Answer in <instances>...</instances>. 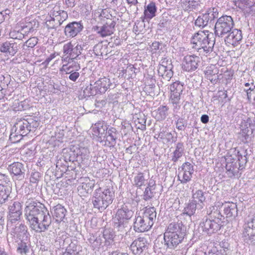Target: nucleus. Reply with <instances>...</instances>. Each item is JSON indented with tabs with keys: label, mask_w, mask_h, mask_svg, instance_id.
<instances>
[{
	"label": "nucleus",
	"mask_w": 255,
	"mask_h": 255,
	"mask_svg": "<svg viewBox=\"0 0 255 255\" xmlns=\"http://www.w3.org/2000/svg\"><path fill=\"white\" fill-rule=\"evenodd\" d=\"M24 217L31 229L37 233L47 231L52 223V218L45 206L28 200L25 203Z\"/></svg>",
	"instance_id": "nucleus-1"
},
{
	"label": "nucleus",
	"mask_w": 255,
	"mask_h": 255,
	"mask_svg": "<svg viewBox=\"0 0 255 255\" xmlns=\"http://www.w3.org/2000/svg\"><path fill=\"white\" fill-rule=\"evenodd\" d=\"M191 43L194 45L193 48L200 53L205 54L213 51L215 37L212 32L208 30L199 31L193 36Z\"/></svg>",
	"instance_id": "nucleus-2"
},
{
	"label": "nucleus",
	"mask_w": 255,
	"mask_h": 255,
	"mask_svg": "<svg viewBox=\"0 0 255 255\" xmlns=\"http://www.w3.org/2000/svg\"><path fill=\"white\" fill-rule=\"evenodd\" d=\"M115 194L112 188L102 189L99 188L95 191L92 201L95 208L103 211L112 203Z\"/></svg>",
	"instance_id": "nucleus-3"
},
{
	"label": "nucleus",
	"mask_w": 255,
	"mask_h": 255,
	"mask_svg": "<svg viewBox=\"0 0 255 255\" xmlns=\"http://www.w3.org/2000/svg\"><path fill=\"white\" fill-rule=\"evenodd\" d=\"M156 217L154 207L146 208L141 215L135 217L133 229L137 232H144L149 230L152 226Z\"/></svg>",
	"instance_id": "nucleus-4"
},
{
	"label": "nucleus",
	"mask_w": 255,
	"mask_h": 255,
	"mask_svg": "<svg viewBox=\"0 0 255 255\" xmlns=\"http://www.w3.org/2000/svg\"><path fill=\"white\" fill-rule=\"evenodd\" d=\"M51 19L47 20L46 24L48 28H56L68 18L66 11L60 9V6L56 5L50 12Z\"/></svg>",
	"instance_id": "nucleus-5"
},
{
	"label": "nucleus",
	"mask_w": 255,
	"mask_h": 255,
	"mask_svg": "<svg viewBox=\"0 0 255 255\" xmlns=\"http://www.w3.org/2000/svg\"><path fill=\"white\" fill-rule=\"evenodd\" d=\"M234 26V22L231 16L223 15L218 19L215 25V33L216 36L223 37L231 32Z\"/></svg>",
	"instance_id": "nucleus-6"
},
{
	"label": "nucleus",
	"mask_w": 255,
	"mask_h": 255,
	"mask_svg": "<svg viewBox=\"0 0 255 255\" xmlns=\"http://www.w3.org/2000/svg\"><path fill=\"white\" fill-rule=\"evenodd\" d=\"M112 85L109 78L104 77L100 78L94 84H90L84 91L88 96L95 95L97 93H105Z\"/></svg>",
	"instance_id": "nucleus-7"
},
{
	"label": "nucleus",
	"mask_w": 255,
	"mask_h": 255,
	"mask_svg": "<svg viewBox=\"0 0 255 255\" xmlns=\"http://www.w3.org/2000/svg\"><path fill=\"white\" fill-rule=\"evenodd\" d=\"M7 227H11L13 223L19 221L22 214L21 205L19 202L11 201L8 207Z\"/></svg>",
	"instance_id": "nucleus-8"
},
{
	"label": "nucleus",
	"mask_w": 255,
	"mask_h": 255,
	"mask_svg": "<svg viewBox=\"0 0 255 255\" xmlns=\"http://www.w3.org/2000/svg\"><path fill=\"white\" fill-rule=\"evenodd\" d=\"M194 172L193 166L189 162L184 163L181 167V170L179 171L178 177L182 184H186L190 181Z\"/></svg>",
	"instance_id": "nucleus-9"
},
{
	"label": "nucleus",
	"mask_w": 255,
	"mask_h": 255,
	"mask_svg": "<svg viewBox=\"0 0 255 255\" xmlns=\"http://www.w3.org/2000/svg\"><path fill=\"white\" fill-rule=\"evenodd\" d=\"M148 245L149 244L145 238L140 237L132 243L130 248L133 254L140 255L146 252Z\"/></svg>",
	"instance_id": "nucleus-10"
},
{
	"label": "nucleus",
	"mask_w": 255,
	"mask_h": 255,
	"mask_svg": "<svg viewBox=\"0 0 255 255\" xmlns=\"http://www.w3.org/2000/svg\"><path fill=\"white\" fill-rule=\"evenodd\" d=\"M83 28L81 21H73L68 23L65 27L64 33L68 38H73L80 33Z\"/></svg>",
	"instance_id": "nucleus-11"
},
{
	"label": "nucleus",
	"mask_w": 255,
	"mask_h": 255,
	"mask_svg": "<svg viewBox=\"0 0 255 255\" xmlns=\"http://www.w3.org/2000/svg\"><path fill=\"white\" fill-rule=\"evenodd\" d=\"M200 62V58L194 55H186L184 58L182 63V68L186 71H192L195 70L198 66Z\"/></svg>",
	"instance_id": "nucleus-12"
},
{
	"label": "nucleus",
	"mask_w": 255,
	"mask_h": 255,
	"mask_svg": "<svg viewBox=\"0 0 255 255\" xmlns=\"http://www.w3.org/2000/svg\"><path fill=\"white\" fill-rule=\"evenodd\" d=\"M184 237H181L179 235H173L167 232H165L164 234V245L171 249L176 248L181 243Z\"/></svg>",
	"instance_id": "nucleus-13"
},
{
	"label": "nucleus",
	"mask_w": 255,
	"mask_h": 255,
	"mask_svg": "<svg viewBox=\"0 0 255 255\" xmlns=\"http://www.w3.org/2000/svg\"><path fill=\"white\" fill-rule=\"evenodd\" d=\"M200 226L203 231L208 234H211L220 229V226L218 224V222H214L213 219H209L206 217L202 219Z\"/></svg>",
	"instance_id": "nucleus-14"
},
{
	"label": "nucleus",
	"mask_w": 255,
	"mask_h": 255,
	"mask_svg": "<svg viewBox=\"0 0 255 255\" xmlns=\"http://www.w3.org/2000/svg\"><path fill=\"white\" fill-rule=\"evenodd\" d=\"M239 7L246 17L255 14V0H240Z\"/></svg>",
	"instance_id": "nucleus-15"
},
{
	"label": "nucleus",
	"mask_w": 255,
	"mask_h": 255,
	"mask_svg": "<svg viewBox=\"0 0 255 255\" xmlns=\"http://www.w3.org/2000/svg\"><path fill=\"white\" fill-rule=\"evenodd\" d=\"M11 235L14 238L19 240H28L29 239V234L27 231V228L23 224H20L16 225L12 229Z\"/></svg>",
	"instance_id": "nucleus-16"
},
{
	"label": "nucleus",
	"mask_w": 255,
	"mask_h": 255,
	"mask_svg": "<svg viewBox=\"0 0 255 255\" xmlns=\"http://www.w3.org/2000/svg\"><path fill=\"white\" fill-rule=\"evenodd\" d=\"M186 231V227L182 224L181 221L172 222L168 225L165 232L176 235L184 237Z\"/></svg>",
	"instance_id": "nucleus-17"
},
{
	"label": "nucleus",
	"mask_w": 255,
	"mask_h": 255,
	"mask_svg": "<svg viewBox=\"0 0 255 255\" xmlns=\"http://www.w3.org/2000/svg\"><path fill=\"white\" fill-rule=\"evenodd\" d=\"M115 24L116 22L114 21H111L106 22L102 26H97L95 30L101 36L106 37L114 33Z\"/></svg>",
	"instance_id": "nucleus-18"
},
{
	"label": "nucleus",
	"mask_w": 255,
	"mask_h": 255,
	"mask_svg": "<svg viewBox=\"0 0 255 255\" xmlns=\"http://www.w3.org/2000/svg\"><path fill=\"white\" fill-rule=\"evenodd\" d=\"M243 38L242 32L240 30L234 29L230 32L225 38V41L227 43L236 46L241 41Z\"/></svg>",
	"instance_id": "nucleus-19"
},
{
	"label": "nucleus",
	"mask_w": 255,
	"mask_h": 255,
	"mask_svg": "<svg viewBox=\"0 0 255 255\" xmlns=\"http://www.w3.org/2000/svg\"><path fill=\"white\" fill-rule=\"evenodd\" d=\"M8 169L19 180L23 179L24 177L25 170L23 165L20 162L13 163L8 166Z\"/></svg>",
	"instance_id": "nucleus-20"
},
{
	"label": "nucleus",
	"mask_w": 255,
	"mask_h": 255,
	"mask_svg": "<svg viewBox=\"0 0 255 255\" xmlns=\"http://www.w3.org/2000/svg\"><path fill=\"white\" fill-rule=\"evenodd\" d=\"M28 128L26 119H20L17 120L13 128H12V131L15 130L18 134L25 136L30 132V129H28Z\"/></svg>",
	"instance_id": "nucleus-21"
},
{
	"label": "nucleus",
	"mask_w": 255,
	"mask_h": 255,
	"mask_svg": "<svg viewBox=\"0 0 255 255\" xmlns=\"http://www.w3.org/2000/svg\"><path fill=\"white\" fill-rule=\"evenodd\" d=\"M133 215V211L126 205L119 209L117 212L115 220L127 221L129 220Z\"/></svg>",
	"instance_id": "nucleus-22"
},
{
	"label": "nucleus",
	"mask_w": 255,
	"mask_h": 255,
	"mask_svg": "<svg viewBox=\"0 0 255 255\" xmlns=\"http://www.w3.org/2000/svg\"><path fill=\"white\" fill-rule=\"evenodd\" d=\"M219 69L215 65L208 66L204 71L205 77L213 84H216L219 79Z\"/></svg>",
	"instance_id": "nucleus-23"
},
{
	"label": "nucleus",
	"mask_w": 255,
	"mask_h": 255,
	"mask_svg": "<svg viewBox=\"0 0 255 255\" xmlns=\"http://www.w3.org/2000/svg\"><path fill=\"white\" fill-rule=\"evenodd\" d=\"M75 67L76 69L74 70L72 65L67 66V64H63L61 69V71L65 72L66 74H69V79L73 82H75L80 76L79 73L77 71L80 69V65H75Z\"/></svg>",
	"instance_id": "nucleus-24"
},
{
	"label": "nucleus",
	"mask_w": 255,
	"mask_h": 255,
	"mask_svg": "<svg viewBox=\"0 0 255 255\" xmlns=\"http://www.w3.org/2000/svg\"><path fill=\"white\" fill-rule=\"evenodd\" d=\"M117 130L115 128H111L105 131V134L103 137L105 139V145L111 147L114 146L116 144L117 139Z\"/></svg>",
	"instance_id": "nucleus-25"
},
{
	"label": "nucleus",
	"mask_w": 255,
	"mask_h": 255,
	"mask_svg": "<svg viewBox=\"0 0 255 255\" xmlns=\"http://www.w3.org/2000/svg\"><path fill=\"white\" fill-rule=\"evenodd\" d=\"M157 11V7L155 2L151 1L147 5L144 6V9L143 12V21L145 20L148 21L155 16L156 12Z\"/></svg>",
	"instance_id": "nucleus-26"
},
{
	"label": "nucleus",
	"mask_w": 255,
	"mask_h": 255,
	"mask_svg": "<svg viewBox=\"0 0 255 255\" xmlns=\"http://www.w3.org/2000/svg\"><path fill=\"white\" fill-rule=\"evenodd\" d=\"M92 129L94 134L101 139L108 130V127L104 121H99L92 126Z\"/></svg>",
	"instance_id": "nucleus-27"
},
{
	"label": "nucleus",
	"mask_w": 255,
	"mask_h": 255,
	"mask_svg": "<svg viewBox=\"0 0 255 255\" xmlns=\"http://www.w3.org/2000/svg\"><path fill=\"white\" fill-rule=\"evenodd\" d=\"M0 50L2 52H8L10 55H14L18 50V46L14 42L6 41L1 45Z\"/></svg>",
	"instance_id": "nucleus-28"
},
{
	"label": "nucleus",
	"mask_w": 255,
	"mask_h": 255,
	"mask_svg": "<svg viewBox=\"0 0 255 255\" xmlns=\"http://www.w3.org/2000/svg\"><path fill=\"white\" fill-rule=\"evenodd\" d=\"M181 6L184 11L190 12L199 9L200 5L195 0H181Z\"/></svg>",
	"instance_id": "nucleus-29"
},
{
	"label": "nucleus",
	"mask_w": 255,
	"mask_h": 255,
	"mask_svg": "<svg viewBox=\"0 0 255 255\" xmlns=\"http://www.w3.org/2000/svg\"><path fill=\"white\" fill-rule=\"evenodd\" d=\"M224 211L227 217H236L237 216V206L234 203H226L223 205Z\"/></svg>",
	"instance_id": "nucleus-30"
},
{
	"label": "nucleus",
	"mask_w": 255,
	"mask_h": 255,
	"mask_svg": "<svg viewBox=\"0 0 255 255\" xmlns=\"http://www.w3.org/2000/svg\"><path fill=\"white\" fill-rule=\"evenodd\" d=\"M66 213V210L60 204L53 207V214L57 221H61L65 217Z\"/></svg>",
	"instance_id": "nucleus-31"
},
{
	"label": "nucleus",
	"mask_w": 255,
	"mask_h": 255,
	"mask_svg": "<svg viewBox=\"0 0 255 255\" xmlns=\"http://www.w3.org/2000/svg\"><path fill=\"white\" fill-rule=\"evenodd\" d=\"M20 242L18 244L17 252L21 255H26L29 251L30 244L29 239L28 240H19Z\"/></svg>",
	"instance_id": "nucleus-32"
},
{
	"label": "nucleus",
	"mask_w": 255,
	"mask_h": 255,
	"mask_svg": "<svg viewBox=\"0 0 255 255\" xmlns=\"http://www.w3.org/2000/svg\"><path fill=\"white\" fill-rule=\"evenodd\" d=\"M184 153L183 143L178 142L177 143L175 150L172 153L171 160L173 162H176L178 159L181 157Z\"/></svg>",
	"instance_id": "nucleus-33"
},
{
	"label": "nucleus",
	"mask_w": 255,
	"mask_h": 255,
	"mask_svg": "<svg viewBox=\"0 0 255 255\" xmlns=\"http://www.w3.org/2000/svg\"><path fill=\"white\" fill-rule=\"evenodd\" d=\"M242 127L243 128L241 129V131L240 132L241 140L244 143L248 142L254 136L253 135V132L247 127H245L244 128L243 126H242Z\"/></svg>",
	"instance_id": "nucleus-34"
},
{
	"label": "nucleus",
	"mask_w": 255,
	"mask_h": 255,
	"mask_svg": "<svg viewBox=\"0 0 255 255\" xmlns=\"http://www.w3.org/2000/svg\"><path fill=\"white\" fill-rule=\"evenodd\" d=\"M211 22L209 15L206 12L198 17L195 21V25L199 27H204Z\"/></svg>",
	"instance_id": "nucleus-35"
},
{
	"label": "nucleus",
	"mask_w": 255,
	"mask_h": 255,
	"mask_svg": "<svg viewBox=\"0 0 255 255\" xmlns=\"http://www.w3.org/2000/svg\"><path fill=\"white\" fill-rule=\"evenodd\" d=\"M158 73L165 81H169L173 75L172 70L166 69L163 67H158Z\"/></svg>",
	"instance_id": "nucleus-36"
},
{
	"label": "nucleus",
	"mask_w": 255,
	"mask_h": 255,
	"mask_svg": "<svg viewBox=\"0 0 255 255\" xmlns=\"http://www.w3.org/2000/svg\"><path fill=\"white\" fill-rule=\"evenodd\" d=\"M196 200H192L190 201V202L184 208L183 214H186L191 217L195 213V211L196 210Z\"/></svg>",
	"instance_id": "nucleus-37"
},
{
	"label": "nucleus",
	"mask_w": 255,
	"mask_h": 255,
	"mask_svg": "<svg viewBox=\"0 0 255 255\" xmlns=\"http://www.w3.org/2000/svg\"><path fill=\"white\" fill-rule=\"evenodd\" d=\"M243 236L247 242H250L255 245V229H245Z\"/></svg>",
	"instance_id": "nucleus-38"
},
{
	"label": "nucleus",
	"mask_w": 255,
	"mask_h": 255,
	"mask_svg": "<svg viewBox=\"0 0 255 255\" xmlns=\"http://www.w3.org/2000/svg\"><path fill=\"white\" fill-rule=\"evenodd\" d=\"M10 190L8 186L0 184V204L5 202L9 195Z\"/></svg>",
	"instance_id": "nucleus-39"
},
{
	"label": "nucleus",
	"mask_w": 255,
	"mask_h": 255,
	"mask_svg": "<svg viewBox=\"0 0 255 255\" xmlns=\"http://www.w3.org/2000/svg\"><path fill=\"white\" fill-rule=\"evenodd\" d=\"M238 158L239 165V169H242L244 168L245 165L247 162V153L246 150H242L238 152Z\"/></svg>",
	"instance_id": "nucleus-40"
},
{
	"label": "nucleus",
	"mask_w": 255,
	"mask_h": 255,
	"mask_svg": "<svg viewBox=\"0 0 255 255\" xmlns=\"http://www.w3.org/2000/svg\"><path fill=\"white\" fill-rule=\"evenodd\" d=\"M38 25V22L35 19H33L27 22L26 25L21 28V31L25 33L30 32L36 29Z\"/></svg>",
	"instance_id": "nucleus-41"
},
{
	"label": "nucleus",
	"mask_w": 255,
	"mask_h": 255,
	"mask_svg": "<svg viewBox=\"0 0 255 255\" xmlns=\"http://www.w3.org/2000/svg\"><path fill=\"white\" fill-rule=\"evenodd\" d=\"M181 94L176 93H170V101L174 106V112L180 108L179 105Z\"/></svg>",
	"instance_id": "nucleus-42"
},
{
	"label": "nucleus",
	"mask_w": 255,
	"mask_h": 255,
	"mask_svg": "<svg viewBox=\"0 0 255 255\" xmlns=\"http://www.w3.org/2000/svg\"><path fill=\"white\" fill-rule=\"evenodd\" d=\"M107 46L102 44H98L93 48L95 54L97 56L107 55L108 54Z\"/></svg>",
	"instance_id": "nucleus-43"
},
{
	"label": "nucleus",
	"mask_w": 255,
	"mask_h": 255,
	"mask_svg": "<svg viewBox=\"0 0 255 255\" xmlns=\"http://www.w3.org/2000/svg\"><path fill=\"white\" fill-rule=\"evenodd\" d=\"M94 184V181L86 179L85 182L82 183L81 185L79 186L78 189L79 191L81 189L84 190L87 193L93 188Z\"/></svg>",
	"instance_id": "nucleus-44"
},
{
	"label": "nucleus",
	"mask_w": 255,
	"mask_h": 255,
	"mask_svg": "<svg viewBox=\"0 0 255 255\" xmlns=\"http://www.w3.org/2000/svg\"><path fill=\"white\" fill-rule=\"evenodd\" d=\"M128 222L125 221H121L120 220H115L114 228L118 231L124 233L126 232L125 229L127 227Z\"/></svg>",
	"instance_id": "nucleus-45"
},
{
	"label": "nucleus",
	"mask_w": 255,
	"mask_h": 255,
	"mask_svg": "<svg viewBox=\"0 0 255 255\" xmlns=\"http://www.w3.org/2000/svg\"><path fill=\"white\" fill-rule=\"evenodd\" d=\"M10 82V75H6V76H4L0 74V90H5L8 87Z\"/></svg>",
	"instance_id": "nucleus-46"
},
{
	"label": "nucleus",
	"mask_w": 255,
	"mask_h": 255,
	"mask_svg": "<svg viewBox=\"0 0 255 255\" xmlns=\"http://www.w3.org/2000/svg\"><path fill=\"white\" fill-rule=\"evenodd\" d=\"M168 110V108L166 106H160L157 109V115L156 116L158 120L165 119L167 116Z\"/></svg>",
	"instance_id": "nucleus-47"
},
{
	"label": "nucleus",
	"mask_w": 255,
	"mask_h": 255,
	"mask_svg": "<svg viewBox=\"0 0 255 255\" xmlns=\"http://www.w3.org/2000/svg\"><path fill=\"white\" fill-rule=\"evenodd\" d=\"M171 93L182 94L183 90V85L180 82H174L170 87Z\"/></svg>",
	"instance_id": "nucleus-48"
},
{
	"label": "nucleus",
	"mask_w": 255,
	"mask_h": 255,
	"mask_svg": "<svg viewBox=\"0 0 255 255\" xmlns=\"http://www.w3.org/2000/svg\"><path fill=\"white\" fill-rule=\"evenodd\" d=\"M146 180L144 178L143 173H139L134 178V184L137 187H141L145 185Z\"/></svg>",
	"instance_id": "nucleus-49"
},
{
	"label": "nucleus",
	"mask_w": 255,
	"mask_h": 255,
	"mask_svg": "<svg viewBox=\"0 0 255 255\" xmlns=\"http://www.w3.org/2000/svg\"><path fill=\"white\" fill-rule=\"evenodd\" d=\"M192 192H193V190ZM192 198L193 200H196L197 202H199L200 203H203L206 199L204 192L201 190H198L195 193L193 192Z\"/></svg>",
	"instance_id": "nucleus-50"
},
{
	"label": "nucleus",
	"mask_w": 255,
	"mask_h": 255,
	"mask_svg": "<svg viewBox=\"0 0 255 255\" xmlns=\"http://www.w3.org/2000/svg\"><path fill=\"white\" fill-rule=\"evenodd\" d=\"M158 137L163 140L164 142L168 143L169 142L175 141L174 137L171 132H162L159 133Z\"/></svg>",
	"instance_id": "nucleus-51"
},
{
	"label": "nucleus",
	"mask_w": 255,
	"mask_h": 255,
	"mask_svg": "<svg viewBox=\"0 0 255 255\" xmlns=\"http://www.w3.org/2000/svg\"><path fill=\"white\" fill-rule=\"evenodd\" d=\"M77 154L78 156H81L82 160L88 159L90 152L87 147L80 146Z\"/></svg>",
	"instance_id": "nucleus-52"
},
{
	"label": "nucleus",
	"mask_w": 255,
	"mask_h": 255,
	"mask_svg": "<svg viewBox=\"0 0 255 255\" xmlns=\"http://www.w3.org/2000/svg\"><path fill=\"white\" fill-rule=\"evenodd\" d=\"M84 44H77L75 47L73 46L71 57L74 60L77 59V58L81 54V51L84 48Z\"/></svg>",
	"instance_id": "nucleus-53"
},
{
	"label": "nucleus",
	"mask_w": 255,
	"mask_h": 255,
	"mask_svg": "<svg viewBox=\"0 0 255 255\" xmlns=\"http://www.w3.org/2000/svg\"><path fill=\"white\" fill-rule=\"evenodd\" d=\"M38 42V39L35 37L30 38L23 45V49H26V48H33Z\"/></svg>",
	"instance_id": "nucleus-54"
},
{
	"label": "nucleus",
	"mask_w": 255,
	"mask_h": 255,
	"mask_svg": "<svg viewBox=\"0 0 255 255\" xmlns=\"http://www.w3.org/2000/svg\"><path fill=\"white\" fill-rule=\"evenodd\" d=\"M73 48V45L71 42H69L65 44L63 47V52L64 56H69L71 57L72 54V51Z\"/></svg>",
	"instance_id": "nucleus-55"
},
{
	"label": "nucleus",
	"mask_w": 255,
	"mask_h": 255,
	"mask_svg": "<svg viewBox=\"0 0 255 255\" xmlns=\"http://www.w3.org/2000/svg\"><path fill=\"white\" fill-rule=\"evenodd\" d=\"M26 120L30 131L37 128L39 125V122L32 118H29Z\"/></svg>",
	"instance_id": "nucleus-56"
},
{
	"label": "nucleus",
	"mask_w": 255,
	"mask_h": 255,
	"mask_svg": "<svg viewBox=\"0 0 255 255\" xmlns=\"http://www.w3.org/2000/svg\"><path fill=\"white\" fill-rule=\"evenodd\" d=\"M245 127L253 132V131L255 130V117L249 118L245 123Z\"/></svg>",
	"instance_id": "nucleus-57"
},
{
	"label": "nucleus",
	"mask_w": 255,
	"mask_h": 255,
	"mask_svg": "<svg viewBox=\"0 0 255 255\" xmlns=\"http://www.w3.org/2000/svg\"><path fill=\"white\" fill-rule=\"evenodd\" d=\"M206 12L207 14L209 15L211 22L215 18H217L218 16V9L216 7L210 8Z\"/></svg>",
	"instance_id": "nucleus-58"
},
{
	"label": "nucleus",
	"mask_w": 255,
	"mask_h": 255,
	"mask_svg": "<svg viewBox=\"0 0 255 255\" xmlns=\"http://www.w3.org/2000/svg\"><path fill=\"white\" fill-rule=\"evenodd\" d=\"M24 135L18 134L16 131L13 132L9 135V140L12 143H16L19 142Z\"/></svg>",
	"instance_id": "nucleus-59"
},
{
	"label": "nucleus",
	"mask_w": 255,
	"mask_h": 255,
	"mask_svg": "<svg viewBox=\"0 0 255 255\" xmlns=\"http://www.w3.org/2000/svg\"><path fill=\"white\" fill-rule=\"evenodd\" d=\"M158 67H163L166 69L172 70L173 65L171 63V61L166 58H164L161 60V63Z\"/></svg>",
	"instance_id": "nucleus-60"
},
{
	"label": "nucleus",
	"mask_w": 255,
	"mask_h": 255,
	"mask_svg": "<svg viewBox=\"0 0 255 255\" xmlns=\"http://www.w3.org/2000/svg\"><path fill=\"white\" fill-rule=\"evenodd\" d=\"M245 229H255V214L249 217Z\"/></svg>",
	"instance_id": "nucleus-61"
},
{
	"label": "nucleus",
	"mask_w": 255,
	"mask_h": 255,
	"mask_svg": "<svg viewBox=\"0 0 255 255\" xmlns=\"http://www.w3.org/2000/svg\"><path fill=\"white\" fill-rule=\"evenodd\" d=\"M176 128L179 130H184L186 127L185 121L183 118H179L176 122Z\"/></svg>",
	"instance_id": "nucleus-62"
},
{
	"label": "nucleus",
	"mask_w": 255,
	"mask_h": 255,
	"mask_svg": "<svg viewBox=\"0 0 255 255\" xmlns=\"http://www.w3.org/2000/svg\"><path fill=\"white\" fill-rule=\"evenodd\" d=\"M152 187H147L145 188L144 192L143 199L147 201L153 196V193L152 192Z\"/></svg>",
	"instance_id": "nucleus-63"
},
{
	"label": "nucleus",
	"mask_w": 255,
	"mask_h": 255,
	"mask_svg": "<svg viewBox=\"0 0 255 255\" xmlns=\"http://www.w3.org/2000/svg\"><path fill=\"white\" fill-rule=\"evenodd\" d=\"M13 39H22L24 37V34L19 31H13L10 33Z\"/></svg>",
	"instance_id": "nucleus-64"
}]
</instances>
